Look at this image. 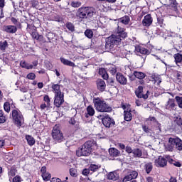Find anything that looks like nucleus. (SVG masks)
I'll return each instance as SVG.
<instances>
[{
    "instance_id": "obj_1",
    "label": "nucleus",
    "mask_w": 182,
    "mask_h": 182,
    "mask_svg": "<svg viewBox=\"0 0 182 182\" xmlns=\"http://www.w3.org/2000/svg\"><path fill=\"white\" fill-rule=\"evenodd\" d=\"M126 38H127V32H126V29L119 24L116 34L112 35L107 38L105 43L106 50H112L115 45H119V43H120L123 39H126Z\"/></svg>"
},
{
    "instance_id": "obj_2",
    "label": "nucleus",
    "mask_w": 182,
    "mask_h": 182,
    "mask_svg": "<svg viewBox=\"0 0 182 182\" xmlns=\"http://www.w3.org/2000/svg\"><path fill=\"white\" fill-rule=\"evenodd\" d=\"M95 146H96V142L95 141H87L76 151V155L77 157H82V156H90L92 150L95 149Z\"/></svg>"
},
{
    "instance_id": "obj_3",
    "label": "nucleus",
    "mask_w": 182,
    "mask_h": 182,
    "mask_svg": "<svg viewBox=\"0 0 182 182\" xmlns=\"http://www.w3.org/2000/svg\"><path fill=\"white\" fill-rule=\"evenodd\" d=\"M93 103L97 112H101L102 113H109V112L113 110V109H112V107L109 106L106 102L101 100V99L99 97L94 98Z\"/></svg>"
},
{
    "instance_id": "obj_4",
    "label": "nucleus",
    "mask_w": 182,
    "mask_h": 182,
    "mask_svg": "<svg viewBox=\"0 0 182 182\" xmlns=\"http://www.w3.org/2000/svg\"><path fill=\"white\" fill-rule=\"evenodd\" d=\"M165 149L168 151H173L174 149H176L177 150H179V151H181L182 140L178 137H176V138L170 137L168 139V141L167 144L165 146Z\"/></svg>"
},
{
    "instance_id": "obj_5",
    "label": "nucleus",
    "mask_w": 182,
    "mask_h": 182,
    "mask_svg": "<svg viewBox=\"0 0 182 182\" xmlns=\"http://www.w3.org/2000/svg\"><path fill=\"white\" fill-rule=\"evenodd\" d=\"M77 18L79 19H86L93 16V11L89 7H80L76 13Z\"/></svg>"
},
{
    "instance_id": "obj_6",
    "label": "nucleus",
    "mask_w": 182,
    "mask_h": 182,
    "mask_svg": "<svg viewBox=\"0 0 182 182\" xmlns=\"http://www.w3.org/2000/svg\"><path fill=\"white\" fill-rule=\"evenodd\" d=\"M52 137L55 141H57V143H62V141L65 140L63 133L60 131V128L56 125L53 129Z\"/></svg>"
},
{
    "instance_id": "obj_7",
    "label": "nucleus",
    "mask_w": 182,
    "mask_h": 182,
    "mask_svg": "<svg viewBox=\"0 0 182 182\" xmlns=\"http://www.w3.org/2000/svg\"><path fill=\"white\" fill-rule=\"evenodd\" d=\"M12 118L13 120L15 121L16 124L18 126H22V123H23V116L21 112L14 109L12 111Z\"/></svg>"
},
{
    "instance_id": "obj_8",
    "label": "nucleus",
    "mask_w": 182,
    "mask_h": 182,
    "mask_svg": "<svg viewBox=\"0 0 182 182\" xmlns=\"http://www.w3.org/2000/svg\"><path fill=\"white\" fill-rule=\"evenodd\" d=\"M65 93L54 95V106L55 107H60L65 102Z\"/></svg>"
},
{
    "instance_id": "obj_9",
    "label": "nucleus",
    "mask_w": 182,
    "mask_h": 182,
    "mask_svg": "<svg viewBox=\"0 0 182 182\" xmlns=\"http://www.w3.org/2000/svg\"><path fill=\"white\" fill-rule=\"evenodd\" d=\"M130 105H122V109L124 110V120L126 122H132V119H133V115L132 114V109L129 108Z\"/></svg>"
},
{
    "instance_id": "obj_10",
    "label": "nucleus",
    "mask_w": 182,
    "mask_h": 182,
    "mask_svg": "<svg viewBox=\"0 0 182 182\" xmlns=\"http://www.w3.org/2000/svg\"><path fill=\"white\" fill-rule=\"evenodd\" d=\"M102 124L105 127H112V126H114L116 122H114V119L109 117V115H105L102 119Z\"/></svg>"
},
{
    "instance_id": "obj_11",
    "label": "nucleus",
    "mask_w": 182,
    "mask_h": 182,
    "mask_svg": "<svg viewBox=\"0 0 182 182\" xmlns=\"http://www.w3.org/2000/svg\"><path fill=\"white\" fill-rule=\"evenodd\" d=\"M156 167L164 168L167 166V160L166 158L159 156L158 159L154 161Z\"/></svg>"
},
{
    "instance_id": "obj_12",
    "label": "nucleus",
    "mask_w": 182,
    "mask_h": 182,
    "mask_svg": "<svg viewBox=\"0 0 182 182\" xmlns=\"http://www.w3.org/2000/svg\"><path fill=\"white\" fill-rule=\"evenodd\" d=\"M135 95L139 99H149V91H146V94H143V86H139L135 91Z\"/></svg>"
},
{
    "instance_id": "obj_13",
    "label": "nucleus",
    "mask_w": 182,
    "mask_h": 182,
    "mask_svg": "<svg viewBox=\"0 0 182 182\" xmlns=\"http://www.w3.org/2000/svg\"><path fill=\"white\" fill-rule=\"evenodd\" d=\"M116 80L118 83H120L122 86L127 85V77L124 76L122 73H117Z\"/></svg>"
},
{
    "instance_id": "obj_14",
    "label": "nucleus",
    "mask_w": 182,
    "mask_h": 182,
    "mask_svg": "<svg viewBox=\"0 0 182 182\" xmlns=\"http://www.w3.org/2000/svg\"><path fill=\"white\" fill-rule=\"evenodd\" d=\"M96 85L100 92H105V90H106V82L102 79L97 80Z\"/></svg>"
},
{
    "instance_id": "obj_15",
    "label": "nucleus",
    "mask_w": 182,
    "mask_h": 182,
    "mask_svg": "<svg viewBox=\"0 0 182 182\" xmlns=\"http://www.w3.org/2000/svg\"><path fill=\"white\" fill-rule=\"evenodd\" d=\"M3 31L6 32V33H16L18 27L16 26H4Z\"/></svg>"
},
{
    "instance_id": "obj_16",
    "label": "nucleus",
    "mask_w": 182,
    "mask_h": 182,
    "mask_svg": "<svg viewBox=\"0 0 182 182\" xmlns=\"http://www.w3.org/2000/svg\"><path fill=\"white\" fill-rule=\"evenodd\" d=\"M151 23H153V18L151 17V15H146L142 21V25H144V26H150Z\"/></svg>"
},
{
    "instance_id": "obj_17",
    "label": "nucleus",
    "mask_w": 182,
    "mask_h": 182,
    "mask_svg": "<svg viewBox=\"0 0 182 182\" xmlns=\"http://www.w3.org/2000/svg\"><path fill=\"white\" fill-rule=\"evenodd\" d=\"M135 52L136 53H141V55H150V50L147 48H144L140 46H135Z\"/></svg>"
},
{
    "instance_id": "obj_18",
    "label": "nucleus",
    "mask_w": 182,
    "mask_h": 182,
    "mask_svg": "<svg viewBox=\"0 0 182 182\" xmlns=\"http://www.w3.org/2000/svg\"><path fill=\"white\" fill-rule=\"evenodd\" d=\"M51 89L53 90V92L54 95H60L63 92L60 90V85L59 84H55L53 82L51 83Z\"/></svg>"
},
{
    "instance_id": "obj_19",
    "label": "nucleus",
    "mask_w": 182,
    "mask_h": 182,
    "mask_svg": "<svg viewBox=\"0 0 182 182\" xmlns=\"http://www.w3.org/2000/svg\"><path fill=\"white\" fill-rule=\"evenodd\" d=\"M109 154L112 157H119L120 156V151L116 148H110L109 149Z\"/></svg>"
},
{
    "instance_id": "obj_20",
    "label": "nucleus",
    "mask_w": 182,
    "mask_h": 182,
    "mask_svg": "<svg viewBox=\"0 0 182 182\" xmlns=\"http://www.w3.org/2000/svg\"><path fill=\"white\" fill-rule=\"evenodd\" d=\"M173 58L175 59V63H176V65H177V66H180V65H178L179 63L181 65H182V54L181 53H178L176 54H174Z\"/></svg>"
},
{
    "instance_id": "obj_21",
    "label": "nucleus",
    "mask_w": 182,
    "mask_h": 182,
    "mask_svg": "<svg viewBox=\"0 0 182 182\" xmlns=\"http://www.w3.org/2000/svg\"><path fill=\"white\" fill-rule=\"evenodd\" d=\"M60 60L61 63H63L66 66H70L71 68H75V63H73L69 60H67L66 58H60Z\"/></svg>"
},
{
    "instance_id": "obj_22",
    "label": "nucleus",
    "mask_w": 182,
    "mask_h": 182,
    "mask_svg": "<svg viewBox=\"0 0 182 182\" xmlns=\"http://www.w3.org/2000/svg\"><path fill=\"white\" fill-rule=\"evenodd\" d=\"M108 180H113L114 181H116L117 180H119V175L116 173V171L110 172L107 175Z\"/></svg>"
},
{
    "instance_id": "obj_23",
    "label": "nucleus",
    "mask_w": 182,
    "mask_h": 182,
    "mask_svg": "<svg viewBox=\"0 0 182 182\" xmlns=\"http://www.w3.org/2000/svg\"><path fill=\"white\" fill-rule=\"evenodd\" d=\"M144 168L146 174H150V173H151V171L153 170V163L151 162L146 163L144 165Z\"/></svg>"
},
{
    "instance_id": "obj_24",
    "label": "nucleus",
    "mask_w": 182,
    "mask_h": 182,
    "mask_svg": "<svg viewBox=\"0 0 182 182\" xmlns=\"http://www.w3.org/2000/svg\"><path fill=\"white\" fill-rule=\"evenodd\" d=\"M142 130L148 136H151L153 137L154 132L146 125H142Z\"/></svg>"
},
{
    "instance_id": "obj_25",
    "label": "nucleus",
    "mask_w": 182,
    "mask_h": 182,
    "mask_svg": "<svg viewBox=\"0 0 182 182\" xmlns=\"http://www.w3.org/2000/svg\"><path fill=\"white\" fill-rule=\"evenodd\" d=\"M146 121L154 122V124H157V126H158V129H159V132H161V124L160 123H159V121H157V119H156V117H149L146 119Z\"/></svg>"
},
{
    "instance_id": "obj_26",
    "label": "nucleus",
    "mask_w": 182,
    "mask_h": 182,
    "mask_svg": "<svg viewBox=\"0 0 182 182\" xmlns=\"http://www.w3.org/2000/svg\"><path fill=\"white\" fill-rule=\"evenodd\" d=\"M134 76H135L136 79L141 80V79H144V77H146V74L143 72L134 71Z\"/></svg>"
},
{
    "instance_id": "obj_27",
    "label": "nucleus",
    "mask_w": 182,
    "mask_h": 182,
    "mask_svg": "<svg viewBox=\"0 0 182 182\" xmlns=\"http://www.w3.org/2000/svg\"><path fill=\"white\" fill-rule=\"evenodd\" d=\"M166 159L170 164H173L176 167H181V164L179 161H176L173 159H170L169 156H166Z\"/></svg>"
},
{
    "instance_id": "obj_28",
    "label": "nucleus",
    "mask_w": 182,
    "mask_h": 182,
    "mask_svg": "<svg viewBox=\"0 0 182 182\" xmlns=\"http://www.w3.org/2000/svg\"><path fill=\"white\" fill-rule=\"evenodd\" d=\"M26 140L28 146H33V144H35V138L31 135H26Z\"/></svg>"
},
{
    "instance_id": "obj_29",
    "label": "nucleus",
    "mask_w": 182,
    "mask_h": 182,
    "mask_svg": "<svg viewBox=\"0 0 182 182\" xmlns=\"http://www.w3.org/2000/svg\"><path fill=\"white\" fill-rule=\"evenodd\" d=\"M119 21L121 23H123L124 25H129V23L130 22V17H129V16H124V17L119 18Z\"/></svg>"
},
{
    "instance_id": "obj_30",
    "label": "nucleus",
    "mask_w": 182,
    "mask_h": 182,
    "mask_svg": "<svg viewBox=\"0 0 182 182\" xmlns=\"http://www.w3.org/2000/svg\"><path fill=\"white\" fill-rule=\"evenodd\" d=\"M132 154H134V157H140L141 156H143V151L139 148L133 149Z\"/></svg>"
},
{
    "instance_id": "obj_31",
    "label": "nucleus",
    "mask_w": 182,
    "mask_h": 182,
    "mask_svg": "<svg viewBox=\"0 0 182 182\" xmlns=\"http://www.w3.org/2000/svg\"><path fill=\"white\" fill-rule=\"evenodd\" d=\"M87 114L85 115L86 117H88L87 114L89 116H95V108L92 105H90L87 107Z\"/></svg>"
},
{
    "instance_id": "obj_32",
    "label": "nucleus",
    "mask_w": 182,
    "mask_h": 182,
    "mask_svg": "<svg viewBox=\"0 0 182 182\" xmlns=\"http://www.w3.org/2000/svg\"><path fill=\"white\" fill-rule=\"evenodd\" d=\"M99 74L102 75V78L107 80V79H109V75L106 72V70L105 68H100L99 70Z\"/></svg>"
},
{
    "instance_id": "obj_33",
    "label": "nucleus",
    "mask_w": 182,
    "mask_h": 182,
    "mask_svg": "<svg viewBox=\"0 0 182 182\" xmlns=\"http://www.w3.org/2000/svg\"><path fill=\"white\" fill-rule=\"evenodd\" d=\"M173 122L175 124L178 125L179 127H181L182 126V118L181 116L178 115L174 117Z\"/></svg>"
},
{
    "instance_id": "obj_34",
    "label": "nucleus",
    "mask_w": 182,
    "mask_h": 182,
    "mask_svg": "<svg viewBox=\"0 0 182 182\" xmlns=\"http://www.w3.org/2000/svg\"><path fill=\"white\" fill-rule=\"evenodd\" d=\"M107 86H110L111 87H116V81L114 78L107 79Z\"/></svg>"
},
{
    "instance_id": "obj_35",
    "label": "nucleus",
    "mask_w": 182,
    "mask_h": 182,
    "mask_svg": "<svg viewBox=\"0 0 182 182\" xmlns=\"http://www.w3.org/2000/svg\"><path fill=\"white\" fill-rule=\"evenodd\" d=\"M65 26L68 31H70V32H75V25H73L72 23H66Z\"/></svg>"
},
{
    "instance_id": "obj_36",
    "label": "nucleus",
    "mask_w": 182,
    "mask_h": 182,
    "mask_svg": "<svg viewBox=\"0 0 182 182\" xmlns=\"http://www.w3.org/2000/svg\"><path fill=\"white\" fill-rule=\"evenodd\" d=\"M8 46V42L6 41L0 42V50H6V47Z\"/></svg>"
},
{
    "instance_id": "obj_37",
    "label": "nucleus",
    "mask_w": 182,
    "mask_h": 182,
    "mask_svg": "<svg viewBox=\"0 0 182 182\" xmlns=\"http://www.w3.org/2000/svg\"><path fill=\"white\" fill-rule=\"evenodd\" d=\"M4 159L7 163H11V161H12L14 159V155L12 154H8L5 155Z\"/></svg>"
},
{
    "instance_id": "obj_38",
    "label": "nucleus",
    "mask_w": 182,
    "mask_h": 182,
    "mask_svg": "<svg viewBox=\"0 0 182 182\" xmlns=\"http://www.w3.org/2000/svg\"><path fill=\"white\" fill-rule=\"evenodd\" d=\"M41 176L44 181H49V180H50V177H52V176L50 175V173H49V172L43 173Z\"/></svg>"
},
{
    "instance_id": "obj_39",
    "label": "nucleus",
    "mask_w": 182,
    "mask_h": 182,
    "mask_svg": "<svg viewBox=\"0 0 182 182\" xmlns=\"http://www.w3.org/2000/svg\"><path fill=\"white\" fill-rule=\"evenodd\" d=\"M102 167L100 165H96V164H91L90 166V171H97L98 168H100Z\"/></svg>"
},
{
    "instance_id": "obj_40",
    "label": "nucleus",
    "mask_w": 182,
    "mask_h": 182,
    "mask_svg": "<svg viewBox=\"0 0 182 182\" xmlns=\"http://www.w3.org/2000/svg\"><path fill=\"white\" fill-rule=\"evenodd\" d=\"M11 21L12 22V23H14V25H15V26H16V28H21V23L18 22V21L15 18V17H12L11 18Z\"/></svg>"
},
{
    "instance_id": "obj_41",
    "label": "nucleus",
    "mask_w": 182,
    "mask_h": 182,
    "mask_svg": "<svg viewBox=\"0 0 182 182\" xmlns=\"http://www.w3.org/2000/svg\"><path fill=\"white\" fill-rule=\"evenodd\" d=\"M85 35L89 39H92V38H93V31H92V30H86L85 32Z\"/></svg>"
},
{
    "instance_id": "obj_42",
    "label": "nucleus",
    "mask_w": 182,
    "mask_h": 182,
    "mask_svg": "<svg viewBox=\"0 0 182 182\" xmlns=\"http://www.w3.org/2000/svg\"><path fill=\"white\" fill-rule=\"evenodd\" d=\"M4 109L5 112L9 113V112H11V104H9L8 102H5L4 105Z\"/></svg>"
},
{
    "instance_id": "obj_43",
    "label": "nucleus",
    "mask_w": 182,
    "mask_h": 182,
    "mask_svg": "<svg viewBox=\"0 0 182 182\" xmlns=\"http://www.w3.org/2000/svg\"><path fill=\"white\" fill-rule=\"evenodd\" d=\"M70 174L71 177H76L77 176V171L76 168H70Z\"/></svg>"
},
{
    "instance_id": "obj_44",
    "label": "nucleus",
    "mask_w": 182,
    "mask_h": 182,
    "mask_svg": "<svg viewBox=\"0 0 182 182\" xmlns=\"http://www.w3.org/2000/svg\"><path fill=\"white\" fill-rule=\"evenodd\" d=\"M8 174L9 178H12V177L15 176V175L16 174V170H15V168H11L9 171Z\"/></svg>"
},
{
    "instance_id": "obj_45",
    "label": "nucleus",
    "mask_w": 182,
    "mask_h": 182,
    "mask_svg": "<svg viewBox=\"0 0 182 182\" xmlns=\"http://www.w3.org/2000/svg\"><path fill=\"white\" fill-rule=\"evenodd\" d=\"M43 100L47 104L48 107L50 106V98L49 97V95H45L43 97Z\"/></svg>"
},
{
    "instance_id": "obj_46",
    "label": "nucleus",
    "mask_w": 182,
    "mask_h": 182,
    "mask_svg": "<svg viewBox=\"0 0 182 182\" xmlns=\"http://www.w3.org/2000/svg\"><path fill=\"white\" fill-rule=\"evenodd\" d=\"M168 106L172 109H174V107H176V103H174V100H169L168 101Z\"/></svg>"
},
{
    "instance_id": "obj_47",
    "label": "nucleus",
    "mask_w": 182,
    "mask_h": 182,
    "mask_svg": "<svg viewBox=\"0 0 182 182\" xmlns=\"http://www.w3.org/2000/svg\"><path fill=\"white\" fill-rule=\"evenodd\" d=\"M153 79L155 83H157V85H160V83H161V78H160L159 75H154Z\"/></svg>"
},
{
    "instance_id": "obj_48",
    "label": "nucleus",
    "mask_w": 182,
    "mask_h": 182,
    "mask_svg": "<svg viewBox=\"0 0 182 182\" xmlns=\"http://www.w3.org/2000/svg\"><path fill=\"white\" fill-rule=\"evenodd\" d=\"M81 5H82V3L79 1L71 2V6H73V8H79V6H80Z\"/></svg>"
},
{
    "instance_id": "obj_49",
    "label": "nucleus",
    "mask_w": 182,
    "mask_h": 182,
    "mask_svg": "<svg viewBox=\"0 0 182 182\" xmlns=\"http://www.w3.org/2000/svg\"><path fill=\"white\" fill-rule=\"evenodd\" d=\"M36 77V75H35V73H28L27 75V79H29L30 80H33Z\"/></svg>"
},
{
    "instance_id": "obj_50",
    "label": "nucleus",
    "mask_w": 182,
    "mask_h": 182,
    "mask_svg": "<svg viewBox=\"0 0 182 182\" xmlns=\"http://www.w3.org/2000/svg\"><path fill=\"white\" fill-rule=\"evenodd\" d=\"M70 124H73V126H77L79 124V122H77L76 120H75V118H71L69 120Z\"/></svg>"
},
{
    "instance_id": "obj_51",
    "label": "nucleus",
    "mask_w": 182,
    "mask_h": 182,
    "mask_svg": "<svg viewBox=\"0 0 182 182\" xmlns=\"http://www.w3.org/2000/svg\"><path fill=\"white\" fill-rule=\"evenodd\" d=\"M129 175L132 176V180H134L135 178H137V176H139V173L137 171H132Z\"/></svg>"
},
{
    "instance_id": "obj_52",
    "label": "nucleus",
    "mask_w": 182,
    "mask_h": 182,
    "mask_svg": "<svg viewBox=\"0 0 182 182\" xmlns=\"http://www.w3.org/2000/svg\"><path fill=\"white\" fill-rule=\"evenodd\" d=\"M48 41H52V39H53V38H55V33H48L47 35H46Z\"/></svg>"
},
{
    "instance_id": "obj_53",
    "label": "nucleus",
    "mask_w": 182,
    "mask_h": 182,
    "mask_svg": "<svg viewBox=\"0 0 182 182\" xmlns=\"http://www.w3.org/2000/svg\"><path fill=\"white\" fill-rule=\"evenodd\" d=\"M29 65V63H27L25 61H21L20 63V65L21 66V68H23L24 69H28V65Z\"/></svg>"
},
{
    "instance_id": "obj_54",
    "label": "nucleus",
    "mask_w": 182,
    "mask_h": 182,
    "mask_svg": "<svg viewBox=\"0 0 182 182\" xmlns=\"http://www.w3.org/2000/svg\"><path fill=\"white\" fill-rule=\"evenodd\" d=\"M31 5H32L33 8H38V6L39 5V2L36 0H32Z\"/></svg>"
},
{
    "instance_id": "obj_55",
    "label": "nucleus",
    "mask_w": 182,
    "mask_h": 182,
    "mask_svg": "<svg viewBox=\"0 0 182 182\" xmlns=\"http://www.w3.org/2000/svg\"><path fill=\"white\" fill-rule=\"evenodd\" d=\"M130 180H133V178H132V176H130V174L126 176L124 178H123V182H127V181H130Z\"/></svg>"
},
{
    "instance_id": "obj_56",
    "label": "nucleus",
    "mask_w": 182,
    "mask_h": 182,
    "mask_svg": "<svg viewBox=\"0 0 182 182\" xmlns=\"http://www.w3.org/2000/svg\"><path fill=\"white\" fill-rule=\"evenodd\" d=\"M39 36V33H38V32H36V31L34 30V31H33L31 33V36L33 39H37L38 36Z\"/></svg>"
},
{
    "instance_id": "obj_57",
    "label": "nucleus",
    "mask_w": 182,
    "mask_h": 182,
    "mask_svg": "<svg viewBox=\"0 0 182 182\" xmlns=\"http://www.w3.org/2000/svg\"><path fill=\"white\" fill-rule=\"evenodd\" d=\"M90 173V168H89V169L87 168H85L83 171H82V175L83 176H88V174Z\"/></svg>"
},
{
    "instance_id": "obj_58",
    "label": "nucleus",
    "mask_w": 182,
    "mask_h": 182,
    "mask_svg": "<svg viewBox=\"0 0 182 182\" xmlns=\"http://www.w3.org/2000/svg\"><path fill=\"white\" fill-rule=\"evenodd\" d=\"M36 41H39V42H45V38H43V36L38 34Z\"/></svg>"
},
{
    "instance_id": "obj_59",
    "label": "nucleus",
    "mask_w": 182,
    "mask_h": 182,
    "mask_svg": "<svg viewBox=\"0 0 182 182\" xmlns=\"http://www.w3.org/2000/svg\"><path fill=\"white\" fill-rule=\"evenodd\" d=\"M54 20L56 21V22H60V21H62V18L60 17V16L59 15H55L54 16Z\"/></svg>"
},
{
    "instance_id": "obj_60",
    "label": "nucleus",
    "mask_w": 182,
    "mask_h": 182,
    "mask_svg": "<svg viewBox=\"0 0 182 182\" xmlns=\"http://www.w3.org/2000/svg\"><path fill=\"white\" fill-rule=\"evenodd\" d=\"M13 182H21V176H16L13 178Z\"/></svg>"
},
{
    "instance_id": "obj_61",
    "label": "nucleus",
    "mask_w": 182,
    "mask_h": 182,
    "mask_svg": "<svg viewBox=\"0 0 182 182\" xmlns=\"http://www.w3.org/2000/svg\"><path fill=\"white\" fill-rule=\"evenodd\" d=\"M176 77H177L178 80L181 81V79H182V73H181V72H177Z\"/></svg>"
},
{
    "instance_id": "obj_62",
    "label": "nucleus",
    "mask_w": 182,
    "mask_h": 182,
    "mask_svg": "<svg viewBox=\"0 0 182 182\" xmlns=\"http://www.w3.org/2000/svg\"><path fill=\"white\" fill-rule=\"evenodd\" d=\"M125 150H126L127 153H129V154L133 153V149H132V147H130L129 146H126Z\"/></svg>"
},
{
    "instance_id": "obj_63",
    "label": "nucleus",
    "mask_w": 182,
    "mask_h": 182,
    "mask_svg": "<svg viewBox=\"0 0 182 182\" xmlns=\"http://www.w3.org/2000/svg\"><path fill=\"white\" fill-rule=\"evenodd\" d=\"M50 182H62V180L59 178H52Z\"/></svg>"
},
{
    "instance_id": "obj_64",
    "label": "nucleus",
    "mask_w": 182,
    "mask_h": 182,
    "mask_svg": "<svg viewBox=\"0 0 182 182\" xmlns=\"http://www.w3.org/2000/svg\"><path fill=\"white\" fill-rule=\"evenodd\" d=\"M169 182H177V178L171 176Z\"/></svg>"
}]
</instances>
